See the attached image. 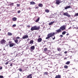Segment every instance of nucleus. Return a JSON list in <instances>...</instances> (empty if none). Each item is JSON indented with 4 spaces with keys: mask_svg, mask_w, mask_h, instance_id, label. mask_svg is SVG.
I'll return each instance as SVG.
<instances>
[{
    "mask_svg": "<svg viewBox=\"0 0 78 78\" xmlns=\"http://www.w3.org/2000/svg\"><path fill=\"white\" fill-rule=\"evenodd\" d=\"M56 32L53 33H51L48 34L47 35V37L46 38V39H50V37H51L52 36H53L54 35L56 34H59V33H61L62 30L60 28L57 30H56Z\"/></svg>",
    "mask_w": 78,
    "mask_h": 78,
    "instance_id": "nucleus-1",
    "label": "nucleus"
},
{
    "mask_svg": "<svg viewBox=\"0 0 78 78\" xmlns=\"http://www.w3.org/2000/svg\"><path fill=\"white\" fill-rule=\"evenodd\" d=\"M40 28V26L37 27L36 26H35L31 27L30 30L31 31H34V30H39Z\"/></svg>",
    "mask_w": 78,
    "mask_h": 78,
    "instance_id": "nucleus-2",
    "label": "nucleus"
},
{
    "mask_svg": "<svg viewBox=\"0 0 78 78\" xmlns=\"http://www.w3.org/2000/svg\"><path fill=\"white\" fill-rule=\"evenodd\" d=\"M66 26L65 25H63L60 27V29L61 30H62V31H64V30H66Z\"/></svg>",
    "mask_w": 78,
    "mask_h": 78,
    "instance_id": "nucleus-3",
    "label": "nucleus"
},
{
    "mask_svg": "<svg viewBox=\"0 0 78 78\" xmlns=\"http://www.w3.org/2000/svg\"><path fill=\"white\" fill-rule=\"evenodd\" d=\"M64 16H67L68 17H71V15H69L68 12H65L64 13Z\"/></svg>",
    "mask_w": 78,
    "mask_h": 78,
    "instance_id": "nucleus-4",
    "label": "nucleus"
},
{
    "mask_svg": "<svg viewBox=\"0 0 78 78\" xmlns=\"http://www.w3.org/2000/svg\"><path fill=\"white\" fill-rule=\"evenodd\" d=\"M6 41L5 40V39H2V40H1L0 41V43L1 44H5V42H6Z\"/></svg>",
    "mask_w": 78,
    "mask_h": 78,
    "instance_id": "nucleus-5",
    "label": "nucleus"
},
{
    "mask_svg": "<svg viewBox=\"0 0 78 78\" xmlns=\"http://www.w3.org/2000/svg\"><path fill=\"white\" fill-rule=\"evenodd\" d=\"M28 37V35H25L24 36H23L22 39H27V38Z\"/></svg>",
    "mask_w": 78,
    "mask_h": 78,
    "instance_id": "nucleus-6",
    "label": "nucleus"
},
{
    "mask_svg": "<svg viewBox=\"0 0 78 78\" xmlns=\"http://www.w3.org/2000/svg\"><path fill=\"white\" fill-rule=\"evenodd\" d=\"M42 38H39L37 39V42H41V41H42Z\"/></svg>",
    "mask_w": 78,
    "mask_h": 78,
    "instance_id": "nucleus-7",
    "label": "nucleus"
},
{
    "mask_svg": "<svg viewBox=\"0 0 78 78\" xmlns=\"http://www.w3.org/2000/svg\"><path fill=\"white\" fill-rule=\"evenodd\" d=\"M14 45H15V44L13 43H12L10 44L9 45L10 47H13V46H14Z\"/></svg>",
    "mask_w": 78,
    "mask_h": 78,
    "instance_id": "nucleus-8",
    "label": "nucleus"
},
{
    "mask_svg": "<svg viewBox=\"0 0 78 78\" xmlns=\"http://www.w3.org/2000/svg\"><path fill=\"white\" fill-rule=\"evenodd\" d=\"M31 50H34V49H35V47L34 46H32L30 47Z\"/></svg>",
    "mask_w": 78,
    "mask_h": 78,
    "instance_id": "nucleus-9",
    "label": "nucleus"
},
{
    "mask_svg": "<svg viewBox=\"0 0 78 78\" xmlns=\"http://www.w3.org/2000/svg\"><path fill=\"white\" fill-rule=\"evenodd\" d=\"M70 8H71L70 5L66 6L65 7V9H67Z\"/></svg>",
    "mask_w": 78,
    "mask_h": 78,
    "instance_id": "nucleus-10",
    "label": "nucleus"
},
{
    "mask_svg": "<svg viewBox=\"0 0 78 78\" xmlns=\"http://www.w3.org/2000/svg\"><path fill=\"white\" fill-rule=\"evenodd\" d=\"M36 3L33 1L30 2V5H36Z\"/></svg>",
    "mask_w": 78,
    "mask_h": 78,
    "instance_id": "nucleus-11",
    "label": "nucleus"
},
{
    "mask_svg": "<svg viewBox=\"0 0 78 78\" xmlns=\"http://www.w3.org/2000/svg\"><path fill=\"white\" fill-rule=\"evenodd\" d=\"M14 41L15 43H16V44H19V43H18V39H17L16 40H14Z\"/></svg>",
    "mask_w": 78,
    "mask_h": 78,
    "instance_id": "nucleus-12",
    "label": "nucleus"
},
{
    "mask_svg": "<svg viewBox=\"0 0 78 78\" xmlns=\"http://www.w3.org/2000/svg\"><path fill=\"white\" fill-rule=\"evenodd\" d=\"M38 6L42 8V7H43V4L42 3H40L38 4Z\"/></svg>",
    "mask_w": 78,
    "mask_h": 78,
    "instance_id": "nucleus-13",
    "label": "nucleus"
},
{
    "mask_svg": "<svg viewBox=\"0 0 78 78\" xmlns=\"http://www.w3.org/2000/svg\"><path fill=\"white\" fill-rule=\"evenodd\" d=\"M53 23H55V21L51 22L49 23V25H52V24H53Z\"/></svg>",
    "mask_w": 78,
    "mask_h": 78,
    "instance_id": "nucleus-14",
    "label": "nucleus"
},
{
    "mask_svg": "<svg viewBox=\"0 0 78 78\" xmlns=\"http://www.w3.org/2000/svg\"><path fill=\"white\" fill-rule=\"evenodd\" d=\"M32 75V74H30L29 75L27 76V78H32V77L31 76Z\"/></svg>",
    "mask_w": 78,
    "mask_h": 78,
    "instance_id": "nucleus-15",
    "label": "nucleus"
},
{
    "mask_svg": "<svg viewBox=\"0 0 78 78\" xmlns=\"http://www.w3.org/2000/svg\"><path fill=\"white\" fill-rule=\"evenodd\" d=\"M7 34L9 36H12V34L11 33L8 32Z\"/></svg>",
    "mask_w": 78,
    "mask_h": 78,
    "instance_id": "nucleus-16",
    "label": "nucleus"
},
{
    "mask_svg": "<svg viewBox=\"0 0 78 78\" xmlns=\"http://www.w3.org/2000/svg\"><path fill=\"white\" fill-rule=\"evenodd\" d=\"M45 12H47V13H48V12H50V11L48 9H46L45 10Z\"/></svg>",
    "mask_w": 78,
    "mask_h": 78,
    "instance_id": "nucleus-17",
    "label": "nucleus"
},
{
    "mask_svg": "<svg viewBox=\"0 0 78 78\" xmlns=\"http://www.w3.org/2000/svg\"><path fill=\"white\" fill-rule=\"evenodd\" d=\"M55 78H61V76L60 75H58L57 76L55 77Z\"/></svg>",
    "mask_w": 78,
    "mask_h": 78,
    "instance_id": "nucleus-18",
    "label": "nucleus"
},
{
    "mask_svg": "<svg viewBox=\"0 0 78 78\" xmlns=\"http://www.w3.org/2000/svg\"><path fill=\"white\" fill-rule=\"evenodd\" d=\"M12 20H13V21H16V20H17V18L16 17H13V18Z\"/></svg>",
    "mask_w": 78,
    "mask_h": 78,
    "instance_id": "nucleus-19",
    "label": "nucleus"
},
{
    "mask_svg": "<svg viewBox=\"0 0 78 78\" xmlns=\"http://www.w3.org/2000/svg\"><path fill=\"white\" fill-rule=\"evenodd\" d=\"M39 19H40V18H38L36 20V22H39Z\"/></svg>",
    "mask_w": 78,
    "mask_h": 78,
    "instance_id": "nucleus-20",
    "label": "nucleus"
},
{
    "mask_svg": "<svg viewBox=\"0 0 78 78\" xmlns=\"http://www.w3.org/2000/svg\"><path fill=\"white\" fill-rule=\"evenodd\" d=\"M34 42V41H33V40H31L30 42V44H33Z\"/></svg>",
    "mask_w": 78,
    "mask_h": 78,
    "instance_id": "nucleus-21",
    "label": "nucleus"
},
{
    "mask_svg": "<svg viewBox=\"0 0 78 78\" xmlns=\"http://www.w3.org/2000/svg\"><path fill=\"white\" fill-rule=\"evenodd\" d=\"M66 33V31H64L62 32V35H65V34Z\"/></svg>",
    "mask_w": 78,
    "mask_h": 78,
    "instance_id": "nucleus-22",
    "label": "nucleus"
},
{
    "mask_svg": "<svg viewBox=\"0 0 78 78\" xmlns=\"http://www.w3.org/2000/svg\"><path fill=\"white\" fill-rule=\"evenodd\" d=\"M57 50L58 51H60L61 50V49L60 48H57Z\"/></svg>",
    "mask_w": 78,
    "mask_h": 78,
    "instance_id": "nucleus-23",
    "label": "nucleus"
},
{
    "mask_svg": "<svg viewBox=\"0 0 78 78\" xmlns=\"http://www.w3.org/2000/svg\"><path fill=\"white\" fill-rule=\"evenodd\" d=\"M13 54H15V56H17V53H16V51H14V52H13Z\"/></svg>",
    "mask_w": 78,
    "mask_h": 78,
    "instance_id": "nucleus-24",
    "label": "nucleus"
},
{
    "mask_svg": "<svg viewBox=\"0 0 78 78\" xmlns=\"http://www.w3.org/2000/svg\"><path fill=\"white\" fill-rule=\"evenodd\" d=\"M70 62L68 61L66 63V64H67V65H69V64H70Z\"/></svg>",
    "mask_w": 78,
    "mask_h": 78,
    "instance_id": "nucleus-25",
    "label": "nucleus"
},
{
    "mask_svg": "<svg viewBox=\"0 0 78 78\" xmlns=\"http://www.w3.org/2000/svg\"><path fill=\"white\" fill-rule=\"evenodd\" d=\"M44 75H48V72H45L44 73Z\"/></svg>",
    "mask_w": 78,
    "mask_h": 78,
    "instance_id": "nucleus-26",
    "label": "nucleus"
},
{
    "mask_svg": "<svg viewBox=\"0 0 78 78\" xmlns=\"http://www.w3.org/2000/svg\"><path fill=\"white\" fill-rule=\"evenodd\" d=\"M14 5V3L11 2L10 3V6H12Z\"/></svg>",
    "mask_w": 78,
    "mask_h": 78,
    "instance_id": "nucleus-27",
    "label": "nucleus"
},
{
    "mask_svg": "<svg viewBox=\"0 0 78 78\" xmlns=\"http://www.w3.org/2000/svg\"><path fill=\"white\" fill-rule=\"evenodd\" d=\"M74 16H75V17L78 16V13H75L74 15Z\"/></svg>",
    "mask_w": 78,
    "mask_h": 78,
    "instance_id": "nucleus-28",
    "label": "nucleus"
},
{
    "mask_svg": "<svg viewBox=\"0 0 78 78\" xmlns=\"http://www.w3.org/2000/svg\"><path fill=\"white\" fill-rule=\"evenodd\" d=\"M64 67L65 69H67V68H68V66H67L65 65L64 66Z\"/></svg>",
    "mask_w": 78,
    "mask_h": 78,
    "instance_id": "nucleus-29",
    "label": "nucleus"
},
{
    "mask_svg": "<svg viewBox=\"0 0 78 78\" xmlns=\"http://www.w3.org/2000/svg\"><path fill=\"white\" fill-rule=\"evenodd\" d=\"M47 48H45L44 49V51H47Z\"/></svg>",
    "mask_w": 78,
    "mask_h": 78,
    "instance_id": "nucleus-30",
    "label": "nucleus"
},
{
    "mask_svg": "<svg viewBox=\"0 0 78 78\" xmlns=\"http://www.w3.org/2000/svg\"><path fill=\"white\" fill-rule=\"evenodd\" d=\"M19 70L20 72H22V69L21 68Z\"/></svg>",
    "mask_w": 78,
    "mask_h": 78,
    "instance_id": "nucleus-31",
    "label": "nucleus"
},
{
    "mask_svg": "<svg viewBox=\"0 0 78 78\" xmlns=\"http://www.w3.org/2000/svg\"><path fill=\"white\" fill-rule=\"evenodd\" d=\"M72 69H73L74 70H76V71H77V69H76L75 68H73Z\"/></svg>",
    "mask_w": 78,
    "mask_h": 78,
    "instance_id": "nucleus-32",
    "label": "nucleus"
},
{
    "mask_svg": "<svg viewBox=\"0 0 78 78\" xmlns=\"http://www.w3.org/2000/svg\"><path fill=\"white\" fill-rule=\"evenodd\" d=\"M16 26V24H13L12 26V27H15Z\"/></svg>",
    "mask_w": 78,
    "mask_h": 78,
    "instance_id": "nucleus-33",
    "label": "nucleus"
},
{
    "mask_svg": "<svg viewBox=\"0 0 78 78\" xmlns=\"http://www.w3.org/2000/svg\"><path fill=\"white\" fill-rule=\"evenodd\" d=\"M51 38L53 40H55V36H54V38L52 37Z\"/></svg>",
    "mask_w": 78,
    "mask_h": 78,
    "instance_id": "nucleus-34",
    "label": "nucleus"
},
{
    "mask_svg": "<svg viewBox=\"0 0 78 78\" xmlns=\"http://www.w3.org/2000/svg\"><path fill=\"white\" fill-rule=\"evenodd\" d=\"M16 5H17V7H19V6H20V4H16Z\"/></svg>",
    "mask_w": 78,
    "mask_h": 78,
    "instance_id": "nucleus-35",
    "label": "nucleus"
},
{
    "mask_svg": "<svg viewBox=\"0 0 78 78\" xmlns=\"http://www.w3.org/2000/svg\"><path fill=\"white\" fill-rule=\"evenodd\" d=\"M17 13H18V14H19V13H20V10L18 11Z\"/></svg>",
    "mask_w": 78,
    "mask_h": 78,
    "instance_id": "nucleus-36",
    "label": "nucleus"
},
{
    "mask_svg": "<svg viewBox=\"0 0 78 78\" xmlns=\"http://www.w3.org/2000/svg\"><path fill=\"white\" fill-rule=\"evenodd\" d=\"M27 27H28L29 28H30V25H28L27 26Z\"/></svg>",
    "mask_w": 78,
    "mask_h": 78,
    "instance_id": "nucleus-37",
    "label": "nucleus"
},
{
    "mask_svg": "<svg viewBox=\"0 0 78 78\" xmlns=\"http://www.w3.org/2000/svg\"><path fill=\"white\" fill-rule=\"evenodd\" d=\"M3 76H0V78H3Z\"/></svg>",
    "mask_w": 78,
    "mask_h": 78,
    "instance_id": "nucleus-38",
    "label": "nucleus"
},
{
    "mask_svg": "<svg viewBox=\"0 0 78 78\" xmlns=\"http://www.w3.org/2000/svg\"><path fill=\"white\" fill-rule=\"evenodd\" d=\"M9 63V62H7L5 63V65H7V64H8Z\"/></svg>",
    "mask_w": 78,
    "mask_h": 78,
    "instance_id": "nucleus-39",
    "label": "nucleus"
},
{
    "mask_svg": "<svg viewBox=\"0 0 78 78\" xmlns=\"http://www.w3.org/2000/svg\"><path fill=\"white\" fill-rule=\"evenodd\" d=\"M38 8H39V7L38 6L36 7L35 8V9H38Z\"/></svg>",
    "mask_w": 78,
    "mask_h": 78,
    "instance_id": "nucleus-40",
    "label": "nucleus"
},
{
    "mask_svg": "<svg viewBox=\"0 0 78 78\" xmlns=\"http://www.w3.org/2000/svg\"><path fill=\"white\" fill-rule=\"evenodd\" d=\"M60 37H63V35H60Z\"/></svg>",
    "mask_w": 78,
    "mask_h": 78,
    "instance_id": "nucleus-41",
    "label": "nucleus"
},
{
    "mask_svg": "<svg viewBox=\"0 0 78 78\" xmlns=\"http://www.w3.org/2000/svg\"><path fill=\"white\" fill-rule=\"evenodd\" d=\"M58 55H59V56H62V55H61V54H58Z\"/></svg>",
    "mask_w": 78,
    "mask_h": 78,
    "instance_id": "nucleus-42",
    "label": "nucleus"
},
{
    "mask_svg": "<svg viewBox=\"0 0 78 78\" xmlns=\"http://www.w3.org/2000/svg\"><path fill=\"white\" fill-rule=\"evenodd\" d=\"M16 38L17 39H20V37H16Z\"/></svg>",
    "mask_w": 78,
    "mask_h": 78,
    "instance_id": "nucleus-43",
    "label": "nucleus"
},
{
    "mask_svg": "<svg viewBox=\"0 0 78 78\" xmlns=\"http://www.w3.org/2000/svg\"><path fill=\"white\" fill-rule=\"evenodd\" d=\"M67 53V51H66L64 52V53H65V54H66Z\"/></svg>",
    "mask_w": 78,
    "mask_h": 78,
    "instance_id": "nucleus-44",
    "label": "nucleus"
},
{
    "mask_svg": "<svg viewBox=\"0 0 78 78\" xmlns=\"http://www.w3.org/2000/svg\"><path fill=\"white\" fill-rule=\"evenodd\" d=\"M25 60V59H23V60H22V61L23 62V61H25V60Z\"/></svg>",
    "mask_w": 78,
    "mask_h": 78,
    "instance_id": "nucleus-45",
    "label": "nucleus"
},
{
    "mask_svg": "<svg viewBox=\"0 0 78 78\" xmlns=\"http://www.w3.org/2000/svg\"><path fill=\"white\" fill-rule=\"evenodd\" d=\"M69 33H67L66 34V36H69Z\"/></svg>",
    "mask_w": 78,
    "mask_h": 78,
    "instance_id": "nucleus-46",
    "label": "nucleus"
},
{
    "mask_svg": "<svg viewBox=\"0 0 78 78\" xmlns=\"http://www.w3.org/2000/svg\"><path fill=\"white\" fill-rule=\"evenodd\" d=\"M9 44H11V42L9 41Z\"/></svg>",
    "mask_w": 78,
    "mask_h": 78,
    "instance_id": "nucleus-47",
    "label": "nucleus"
},
{
    "mask_svg": "<svg viewBox=\"0 0 78 78\" xmlns=\"http://www.w3.org/2000/svg\"><path fill=\"white\" fill-rule=\"evenodd\" d=\"M2 67H0V70H2Z\"/></svg>",
    "mask_w": 78,
    "mask_h": 78,
    "instance_id": "nucleus-48",
    "label": "nucleus"
},
{
    "mask_svg": "<svg viewBox=\"0 0 78 78\" xmlns=\"http://www.w3.org/2000/svg\"><path fill=\"white\" fill-rule=\"evenodd\" d=\"M10 66H12V64L11 63L10 65Z\"/></svg>",
    "mask_w": 78,
    "mask_h": 78,
    "instance_id": "nucleus-49",
    "label": "nucleus"
},
{
    "mask_svg": "<svg viewBox=\"0 0 78 78\" xmlns=\"http://www.w3.org/2000/svg\"><path fill=\"white\" fill-rule=\"evenodd\" d=\"M64 59H67V58L65 57V58H64Z\"/></svg>",
    "mask_w": 78,
    "mask_h": 78,
    "instance_id": "nucleus-50",
    "label": "nucleus"
},
{
    "mask_svg": "<svg viewBox=\"0 0 78 78\" xmlns=\"http://www.w3.org/2000/svg\"><path fill=\"white\" fill-rule=\"evenodd\" d=\"M44 57H43V58H42V60H43V59H44Z\"/></svg>",
    "mask_w": 78,
    "mask_h": 78,
    "instance_id": "nucleus-51",
    "label": "nucleus"
},
{
    "mask_svg": "<svg viewBox=\"0 0 78 78\" xmlns=\"http://www.w3.org/2000/svg\"><path fill=\"white\" fill-rule=\"evenodd\" d=\"M41 37V36H39V37Z\"/></svg>",
    "mask_w": 78,
    "mask_h": 78,
    "instance_id": "nucleus-52",
    "label": "nucleus"
},
{
    "mask_svg": "<svg viewBox=\"0 0 78 78\" xmlns=\"http://www.w3.org/2000/svg\"><path fill=\"white\" fill-rule=\"evenodd\" d=\"M46 42V41H44V42Z\"/></svg>",
    "mask_w": 78,
    "mask_h": 78,
    "instance_id": "nucleus-53",
    "label": "nucleus"
},
{
    "mask_svg": "<svg viewBox=\"0 0 78 78\" xmlns=\"http://www.w3.org/2000/svg\"><path fill=\"white\" fill-rule=\"evenodd\" d=\"M4 50H5V49L4 48Z\"/></svg>",
    "mask_w": 78,
    "mask_h": 78,
    "instance_id": "nucleus-54",
    "label": "nucleus"
},
{
    "mask_svg": "<svg viewBox=\"0 0 78 78\" xmlns=\"http://www.w3.org/2000/svg\"><path fill=\"white\" fill-rule=\"evenodd\" d=\"M34 67H33L32 68L33 69H34Z\"/></svg>",
    "mask_w": 78,
    "mask_h": 78,
    "instance_id": "nucleus-55",
    "label": "nucleus"
},
{
    "mask_svg": "<svg viewBox=\"0 0 78 78\" xmlns=\"http://www.w3.org/2000/svg\"><path fill=\"white\" fill-rule=\"evenodd\" d=\"M1 31V29H0V31Z\"/></svg>",
    "mask_w": 78,
    "mask_h": 78,
    "instance_id": "nucleus-56",
    "label": "nucleus"
},
{
    "mask_svg": "<svg viewBox=\"0 0 78 78\" xmlns=\"http://www.w3.org/2000/svg\"><path fill=\"white\" fill-rule=\"evenodd\" d=\"M39 60L40 61V60H41V59H39Z\"/></svg>",
    "mask_w": 78,
    "mask_h": 78,
    "instance_id": "nucleus-57",
    "label": "nucleus"
},
{
    "mask_svg": "<svg viewBox=\"0 0 78 78\" xmlns=\"http://www.w3.org/2000/svg\"><path fill=\"white\" fill-rule=\"evenodd\" d=\"M15 9H16V8H15Z\"/></svg>",
    "mask_w": 78,
    "mask_h": 78,
    "instance_id": "nucleus-58",
    "label": "nucleus"
},
{
    "mask_svg": "<svg viewBox=\"0 0 78 78\" xmlns=\"http://www.w3.org/2000/svg\"><path fill=\"white\" fill-rule=\"evenodd\" d=\"M77 29H78V27L77 28Z\"/></svg>",
    "mask_w": 78,
    "mask_h": 78,
    "instance_id": "nucleus-59",
    "label": "nucleus"
},
{
    "mask_svg": "<svg viewBox=\"0 0 78 78\" xmlns=\"http://www.w3.org/2000/svg\"><path fill=\"white\" fill-rule=\"evenodd\" d=\"M20 41H19V43H20Z\"/></svg>",
    "mask_w": 78,
    "mask_h": 78,
    "instance_id": "nucleus-60",
    "label": "nucleus"
},
{
    "mask_svg": "<svg viewBox=\"0 0 78 78\" xmlns=\"http://www.w3.org/2000/svg\"><path fill=\"white\" fill-rule=\"evenodd\" d=\"M20 41H19V43H20Z\"/></svg>",
    "mask_w": 78,
    "mask_h": 78,
    "instance_id": "nucleus-61",
    "label": "nucleus"
}]
</instances>
